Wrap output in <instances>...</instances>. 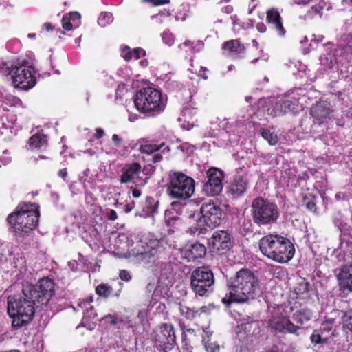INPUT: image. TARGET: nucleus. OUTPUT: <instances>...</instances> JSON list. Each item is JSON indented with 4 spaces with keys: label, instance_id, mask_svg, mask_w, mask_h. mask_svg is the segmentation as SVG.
<instances>
[{
    "label": "nucleus",
    "instance_id": "c03bdc74",
    "mask_svg": "<svg viewBox=\"0 0 352 352\" xmlns=\"http://www.w3.org/2000/svg\"><path fill=\"white\" fill-rule=\"evenodd\" d=\"M311 341L312 343L316 344H324L327 341V338L322 337L318 331H314L313 334L311 336Z\"/></svg>",
    "mask_w": 352,
    "mask_h": 352
},
{
    "label": "nucleus",
    "instance_id": "37998d69",
    "mask_svg": "<svg viewBox=\"0 0 352 352\" xmlns=\"http://www.w3.org/2000/svg\"><path fill=\"white\" fill-rule=\"evenodd\" d=\"M342 320L344 326L352 331V309L342 311Z\"/></svg>",
    "mask_w": 352,
    "mask_h": 352
},
{
    "label": "nucleus",
    "instance_id": "bb28decb",
    "mask_svg": "<svg viewBox=\"0 0 352 352\" xmlns=\"http://www.w3.org/2000/svg\"><path fill=\"white\" fill-rule=\"evenodd\" d=\"M206 250L204 245L199 243H195L190 245H186L182 250V254L184 258L189 261L201 258L206 254Z\"/></svg>",
    "mask_w": 352,
    "mask_h": 352
},
{
    "label": "nucleus",
    "instance_id": "f704fd0d",
    "mask_svg": "<svg viewBox=\"0 0 352 352\" xmlns=\"http://www.w3.org/2000/svg\"><path fill=\"white\" fill-rule=\"evenodd\" d=\"M186 205L180 201H173L170 204V209L165 210V216L167 217L168 214L171 213V210L175 211L177 214H182Z\"/></svg>",
    "mask_w": 352,
    "mask_h": 352
},
{
    "label": "nucleus",
    "instance_id": "8fccbe9b",
    "mask_svg": "<svg viewBox=\"0 0 352 352\" xmlns=\"http://www.w3.org/2000/svg\"><path fill=\"white\" fill-rule=\"evenodd\" d=\"M61 22H62L63 28L65 30L69 31V30H71L72 29L73 24L71 22V21L69 19H68L67 16H65L63 15V16L62 18V20H61Z\"/></svg>",
    "mask_w": 352,
    "mask_h": 352
},
{
    "label": "nucleus",
    "instance_id": "de8ad7c7",
    "mask_svg": "<svg viewBox=\"0 0 352 352\" xmlns=\"http://www.w3.org/2000/svg\"><path fill=\"white\" fill-rule=\"evenodd\" d=\"M142 1L148 3L153 6H160L168 4L170 0H142Z\"/></svg>",
    "mask_w": 352,
    "mask_h": 352
},
{
    "label": "nucleus",
    "instance_id": "20e7f679",
    "mask_svg": "<svg viewBox=\"0 0 352 352\" xmlns=\"http://www.w3.org/2000/svg\"><path fill=\"white\" fill-rule=\"evenodd\" d=\"M262 254L277 263H284L290 261L295 252L291 241L277 234H269L262 237L258 242Z\"/></svg>",
    "mask_w": 352,
    "mask_h": 352
},
{
    "label": "nucleus",
    "instance_id": "603ef678",
    "mask_svg": "<svg viewBox=\"0 0 352 352\" xmlns=\"http://www.w3.org/2000/svg\"><path fill=\"white\" fill-rule=\"evenodd\" d=\"M65 16H67L70 21H79L80 19V14L78 12H71L69 13L64 14Z\"/></svg>",
    "mask_w": 352,
    "mask_h": 352
},
{
    "label": "nucleus",
    "instance_id": "1a4fd4ad",
    "mask_svg": "<svg viewBox=\"0 0 352 352\" xmlns=\"http://www.w3.org/2000/svg\"><path fill=\"white\" fill-rule=\"evenodd\" d=\"M160 248V242L158 240L140 241L136 246V250L133 251V256L136 262L154 272L160 263L158 252Z\"/></svg>",
    "mask_w": 352,
    "mask_h": 352
},
{
    "label": "nucleus",
    "instance_id": "423d86ee",
    "mask_svg": "<svg viewBox=\"0 0 352 352\" xmlns=\"http://www.w3.org/2000/svg\"><path fill=\"white\" fill-rule=\"evenodd\" d=\"M162 92L152 87H143L136 92L134 104L142 113L148 116L160 114L165 108Z\"/></svg>",
    "mask_w": 352,
    "mask_h": 352
},
{
    "label": "nucleus",
    "instance_id": "b1692460",
    "mask_svg": "<svg viewBox=\"0 0 352 352\" xmlns=\"http://www.w3.org/2000/svg\"><path fill=\"white\" fill-rule=\"evenodd\" d=\"M333 254L340 261L352 262V241L340 235L339 245L334 250Z\"/></svg>",
    "mask_w": 352,
    "mask_h": 352
},
{
    "label": "nucleus",
    "instance_id": "052dcab7",
    "mask_svg": "<svg viewBox=\"0 0 352 352\" xmlns=\"http://www.w3.org/2000/svg\"><path fill=\"white\" fill-rule=\"evenodd\" d=\"M107 217L109 220L115 221L118 219V215L114 210H109L107 212Z\"/></svg>",
    "mask_w": 352,
    "mask_h": 352
},
{
    "label": "nucleus",
    "instance_id": "393cba45",
    "mask_svg": "<svg viewBox=\"0 0 352 352\" xmlns=\"http://www.w3.org/2000/svg\"><path fill=\"white\" fill-rule=\"evenodd\" d=\"M298 100L295 98H287L276 103L274 116H280L289 112H297Z\"/></svg>",
    "mask_w": 352,
    "mask_h": 352
},
{
    "label": "nucleus",
    "instance_id": "f3484780",
    "mask_svg": "<svg viewBox=\"0 0 352 352\" xmlns=\"http://www.w3.org/2000/svg\"><path fill=\"white\" fill-rule=\"evenodd\" d=\"M268 327L274 333H291L298 335V327L285 316H274L268 322Z\"/></svg>",
    "mask_w": 352,
    "mask_h": 352
},
{
    "label": "nucleus",
    "instance_id": "a211bd4d",
    "mask_svg": "<svg viewBox=\"0 0 352 352\" xmlns=\"http://www.w3.org/2000/svg\"><path fill=\"white\" fill-rule=\"evenodd\" d=\"M209 245L213 251L220 254L229 250L232 245L230 235L224 230L215 231L209 240Z\"/></svg>",
    "mask_w": 352,
    "mask_h": 352
},
{
    "label": "nucleus",
    "instance_id": "6ab92c4d",
    "mask_svg": "<svg viewBox=\"0 0 352 352\" xmlns=\"http://www.w3.org/2000/svg\"><path fill=\"white\" fill-rule=\"evenodd\" d=\"M78 307L82 309L83 314L81 324L88 329H94L100 318H98L91 301L81 300L78 303Z\"/></svg>",
    "mask_w": 352,
    "mask_h": 352
},
{
    "label": "nucleus",
    "instance_id": "a878e982",
    "mask_svg": "<svg viewBox=\"0 0 352 352\" xmlns=\"http://www.w3.org/2000/svg\"><path fill=\"white\" fill-rule=\"evenodd\" d=\"M239 328L243 331V333L241 332V338L244 334L248 337V338H250L251 342L254 341V338L257 339L261 335L259 322L252 319H250L246 322L242 323Z\"/></svg>",
    "mask_w": 352,
    "mask_h": 352
},
{
    "label": "nucleus",
    "instance_id": "2eb2a0df",
    "mask_svg": "<svg viewBox=\"0 0 352 352\" xmlns=\"http://www.w3.org/2000/svg\"><path fill=\"white\" fill-rule=\"evenodd\" d=\"M141 173V166L138 163L126 165L122 169L120 175V182L122 184L132 183L138 186H144L148 179L146 177L142 179L140 177Z\"/></svg>",
    "mask_w": 352,
    "mask_h": 352
},
{
    "label": "nucleus",
    "instance_id": "4be33fe9",
    "mask_svg": "<svg viewBox=\"0 0 352 352\" xmlns=\"http://www.w3.org/2000/svg\"><path fill=\"white\" fill-rule=\"evenodd\" d=\"M329 106L327 102H320L311 107L310 113L315 124L320 125L330 119L331 111Z\"/></svg>",
    "mask_w": 352,
    "mask_h": 352
},
{
    "label": "nucleus",
    "instance_id": "dca6fc26",
    "mask_svg": "<svg viewBox=\"0 0 352 352\" xmlns=\"http://www.w3.org/2000/svg\"><path fill=\"white\" fill-rule=\"evenodd\" d=\"M135 146H138V150L142 154H162L166 152H170L172 151V146L173 144H168L164 142H160L158 140H142L134 144Z\"/></svg>",
    "mask_w": 352,
    "mask_h": 352
},
{
    "label": "nucleus",
    "instance_id": "6e6d98bb",
    "mask_svg": "<svg viewBox=\"0 0 352 352\" xmlns=\"http://www.w3.org/2000/svg\"><path fill=\"white\" fill-rule=\"evenodd\" d=\"M145 54H146V52L142 48H140V47L135 48L133 50V58L135 59L140 58L141 56L142 55L144 56Z\"/></svg>",
    "mask_w": 352,
    "mask_h": 352
},
{
    "label": "nucleus",
    "instance_id": "9d476101",
    "mask_svg": "<svg viewBox=\"0 0 352 352\" xmlns=\"http://www.w3.org/2000/svg\"><path fill=\"white\" fill-rule=\"evenodd\" d=\"M214 283L212 272L207 267H199L191 273L190 285L196 295L207 296L212 291Z\"/></svg>",
    "mask_w": 352,
    "mask_h": 352
},
{
    "label": "nucleus",
    "instance_id": "c756f323",
    "mask_svg": "<svg viewBox=\"0 0 352 352\" xmlns=\"http://www.w3.org/2000/svg\"><path fill=\"white\" fill-rule=\"evenodd\" d=\"M328 10L327 3L324 0H319L317 4L313 5L309 10H307L306 14L303 16L305 20L313 19L316 17L322 18L323 10Z\"/></svg>",
    "mask_w": 352,
    "mask_h": 352
},
{
    "label": "nucleus",
    "instance_id": "09e8293b",
    "mask_svg": "<svg viewBox=\"0 0 352 352\" xmlns=\"http://www.w3.org/2000/svg\"><path fill=\"white\" fill-rule=\"evenodd\" d=\"M204 43L202 41H197L195 43L194 42V45L191 49V53L199 52L204 49Z\"/></svg>",
    "mask_w": 352,
    "mask_h": 352
},
{
    "label": "nucleus",
    "instance_id": "cd10ccee",
    "mask_svg": "<svg viewBox=\"0 0 352 352\" xmlns=\"http://www.w3.org/2000/svg\"><path fill=\"white\" fill-rule=\"evenodd\" d=\"M248 182L243 177L235 178L230 184L228 193L232 198L242 195L247 190Z\"/></svg>",
    "mask_w": 352,
    "mask_h": 352
},
{
    "label": "nucleus",
    "instance_id": "774afa93",
    "mask_svg": "<svg viewBox=\"0 0 352 352\" xmlns=\"http://www.w3.org/2000/svg\"><path fill=\"white\" fill-rule=\"evenodd\" d=\"M122 241H124V242H126V243L128 242V238H127V236L126 235H124V234H120V235H118V236L116 239V242L118 243V242H122Z\"/></svg>",
    "mask_w": 352,
    "mask_h": 352
},
{
    "label": "nucleus",
    "instance_id": "72a5a7b5",
    "mask_svg": "<svg viewBox=\"0 0 352 352\" xmlns=\"http://www.w3.org/2000/svg\"><path fill=\"white\" fill-rule=\"evenodd\" d=\"M180 314L187 319H193L199 316V310L195 308H190L186 306H180Z\"/></svg>",
    "mask_w": 352,
    "mask_h": 352
},
{
    "label": "nucleus",
    "instance_id": "0e129e2a",
    "mask_svg": "<svg viewBox=\"0 0 352 352\" xmlns=\"http://www.w3.org/2000/svg\"><path fill=\"white\" fill-rule=\"evenodd\" d=\"M163 40L169 45H171L173 43L172 36L166 33L163 34Z\"/></svg>",
    "mask_w": 352,
    "mask_h": 352
},
{
    "label": "nucleus",
    "instance_id": "e433bc0d",
    "mask_svg": "<svg viewBox=\"0 0 352 352\" xmlns=\"http://www.w3.org/2000/svg\"><path fill=\"white\" fill-rule=\"evenodd\" d=\"M113 292V289L111 286L105 283H101L96 287V293L104 298L109 297Z\"/></svg>",
    "mask_w": 352,
    "mask_h": 352
},
{
    "label": "nucleus",
    "instance_id": "412c9836",
    "mask_svg": "<svg viewBox=\"0 0 352 352\" xmlns=\"http://www.w3.org/2000/svg\"><path fill=\"white\" fill-rule=\"evenodd\" d=\"M245 50L244 44L239 38L226 41L221 45L222 54L232 58H241Z\"/></svg>",
    "mask_w": 352,
    "mask_h": 352
},
{
    "label": "nucleus",
    "instance_id": "5fc2aeb1",
    "mask_svg": "<svg viewBox=\"0 0 352 352\" xmlns=\"http://www.w3.org/2000/svg\"><path fill=\"white\" fill-rule=\"evenodd\" d=\"M142 171L145 175H150L154 173L155 166L151 163H148L144 166Z\"/></svg>",
    "mask_w": 352,
    "mask_h": 352
},
{
    "label": "nucleus",
    "instance_id": "e2e57ef3",
    "mask_svg": "<svg viewBox=\"0 0 352 352\" xmlns=\"http://www.w3.org/2000/svg\"><path fill=\"white\" fill-rule=\"evenodd\" d=\"M112 141L116 146H120L122 144V138L119 137L117 134H113L112 135Z\"/></svg>",
    "mask_w": 352,
    "mask_h": 352
},
{
    "label": "nucleus",
    "instance_id": "39448f33",
    "mask_svg": "<svg viewBox=\"0 0 352 352\" xmlns=\"http://www.w3.org/2000/svg\"><path fill=\"white\" fill-rule=\"evenodd\" d=\"M39 216V211L34 205H19L7 221L16 236H23L36 228Z\"/></svg>",
    "mask_w": 352,
    "mask_h": 352
},
{
    "label": "nucleus",
    "instance_id": "7c9ffc66",
    "mask_svg": "<svg viewBox=\"0 0 352 352\" xmlns=\"http://www.w3.org/2000/svg\"><path fill=\"white\" fill-rule=\"evenodd\" d=\"M160 201L152 197H147L143 207L144 217H153L158 213Z\"/></svg>",
    "mask_w": 352,
    "mask_h": 352
},
{
    "label": "nucleus",
    "instance_id": "f257e3e1",
    "mask_svg": "<svg viewBox=\"0 0 352 352\" xmlns=\"http://www.w3.org/2000/svg\"><path fill=\"white\" fill-rule=\"evenodd\" d=\"M229 297H224L222 302H248L263 292L262 284L254 273L248 269H241L228 280Z\"/></svg>",
    "mask_w": 352,
    "mask_h": 352
},
{
    "label": "nucleus",
    "instance_id": "3c124183",
    "mask_svg": "<svg viewBox=\"0 0 352 352\" xmlns=\"http://www.w3.org/2000/svg\"><path fill=\"white\" fill-rule=\"evenodd\" d=\"M119 276L121 280L124 281H129L131 279V274L126 270H122L120 272Z\"/></svg>",
    "mask_w": 352,
    "mask_h": 352
},
{
    "label": "nucleus",
    "instance_id": "c9c22d12",
    "mask_svg": "<svg viewBox=\"0 0 352 352\" xmlns=\"http://www.w3.org/2000/svg\"><path fill=\"white\" fill-rule=\"evenodd\" d=\"M261 136L266 140L270 145H275L278 142V136L268 129H261L260 131Z\"/></svg>",
    "mask_w": 352,
    "mask_h": 352
},
{
    "label": "nucleus",
    "instance_id": "58836bf2",
    "mask_svg": "<svg viewBox=\"0 0 352 352\" xmlns=\"http://www.w3.org/2000/svg\"><path fill=\"white\" fill-rule=\"evenodd\" d=\"M335 94L341 97L342 100H352V85L345 86L343 89L338 91Z\"/></svg>",
    "mask_w": 352,
    "mask_h": 352
},
{
    "label": "nucleus",
    "instance_id": "680f3d73",
    "mask_svg": "<svg viewBox=\"0 0 352 352\" xmlns=\"http://www.w3.org/2000/svg\"><path fill=\"white\" fill-rule=\"evenodd\" d=\"M256 30L261 33H264L267 31V26L263 22L258 23L256 25Z\"/></svg>",
    "mask_w": 352,
    "mask_h": 352
},
{
    "label": "nucleus",
    "instance_id": "4c0bfd02",
    "mask_svg": "<svg viewBox=\"0 0 352 352\" xmlns=\"http://www.w3.org/2000/svg\"><path fill=\"white\" fill-rule=\"evenodd\" d=\"M20 101L21 100L18 97L7 93L6 91H4L1 100V102L10 107L17 105Z\"/></svg>",
    "mask_w": 352,
    "mask_h": 352
},
{
    "label": "nucleus",
    "instance_id": "69168bd1",
    "mask_svg": "<svg viewBox=\"0 0 352 352\" xmlns=\"http://www.w3.org/2000/svg\"><path fill=\"white\" fill-rule=\"evenodd\" d=\"M104 130L101 128H97L96 129V133L94 134V137L96 139H100L104 135Z\"/></svg>",
    "mask_w": 352,
    "mask_h": 352
},
{
    "label": "nucleus",
    "instance_id": "473e14b6",
    "mask_svg": "<svg viewBox=\"0 0 352 352\" xmlns=\"http://www.w3.org/2000/svg\"><path fill=\"white\" fill-rule=\"evenodd\" d=\"M302 205L311 212H316V197L311 194L306 195L303 197Z\"/></svg>",
    "mask_w": 352,
    "mask_h": 352
},
{
    "label": "nucleus",
    "instance_id": "338daca9",
    "mask_svg": "<svg viewBox=\"0 0 352 352\" xmlns=\"http://www.w3.org/2000/svg\"><path fill=\"white\" fill-rule=\"evenodd\" d=\"M133 58V51H129L127 52L124 56H123V58L126 60V61H129L131 60H132V58Z\"/></svg>",
    "mask_w": 352,
    "mask_h": 352
},
{
    "label": "nucleus",
    "instance_id": "bf43d9fd",
    "mask_svg": "<svg viewBox=\"0 0 352 352\" xmlns=\"http://www.w3.org/2000/svg\"><path fill=\"white\" fill-rule=\"evenodd\" d=\"M104 320L111 324H115L117 322L116 318L112 315H107L106 316L101 318L100 320Z\"/></svg>",
    "mask_w": 352,
    "mask_h": 352
},
{
    "label": "nucleus",
    "instance_id": "864d4df0",
    "mask_svg": "<svg viewBox=\"0 0 352 352\" xmlns=\"http://www.w3.org/2000/svg\"><path fill=\"white\" fill-rule=\"evenodd\" d=\"M170 15H171V14L169 10H164L160 11L157 14L153 15L151 17H152V19H161L162 18L168 17V16H170Z\"/></svg>",
    "mask_w": 352,
    "mask_h": 352
},
{
    "label": "nucleus",
    "instance_id": "ea45409f",
    "mask_svg": "<svg viewBox=\"0 0 352 352\" xmlns=\"http://www.w3.org/2000/svg\"><path fill=\"white\" fill-rule=\"evenodd\" d=\"M202 342L207 352H219V345L216 342H211L208 336L203 338Z\"/></svg>",
    "mask_w": 352,
    "mask_h": 352
},
{
    "label": "nucleus",
    "instance_id": "13d9d810",
    "mask_svg": "<svg viewBox=\"0 0 352 352\" xmlns=\"http://www.w3.org/2000/svg\"><path fill=\"white\" fill-rule=\"evenodd\" d=\"M147 157H151L149 159L145 160L144 156H143V158L144 160H146L147 162H151L153 164L158 163L162 160V155H146Z\"/></svg>",
    "mask_w": 352,
    "mask_h": 352
},
{
    "label": "nucleus",
    "instance_id": "9b49d317",
    "mask_svg": "<svg viewBox=\"0 0 352 352\" xmlns=\"http://www.w3.org/2000/svg\"><path fill=\"white\" fill-rule=\"evenodd\" d=\"M154 346L162 352L171 351L176 344L174 327L170 324L157 326L151 333Z\"/></svg>",
    "mask_w": 352,
    "mask_h": 352
},
{
    "label": "nucleus",
    "instance_id": "aec40b11",
    "mask_svg": "<svg viewBox=\"0 0 352 352\" xmlns=\"http://www.w3.org/2000/svg\"><path fill=\"white\" fill-rule=\"evenodd\" d=\"M266 23L279 36H284L286 29L283 25V19L277 8H271L266 11Z\"/></svg>",
    "mask_w": 352,
    "mask_h": 352
},
{
    "label": "nucleus",
    "instance_id": "c85d7f7f",
    "mask_svg": "<svg viewBox=\"0 0 352 352\" xmlns=\"http://www.w3.org/2000/svg\"><path fill=\"white\" fill-rule=\"evenodd\" d=\"M48 144V138L47 136L43 133H36L32 135L27 144V146L28 149L32 151L33 150H40L42 148L47 147Z\"/></svg>",
    "mask_w": 352,
    "mask_h": 352
},
{
    "label": "nucleus",
    "instance_id": "ddd939ff",
    "mask_svg": "<svg viewBox=\"0 0 352 352\" xmlns=\"http://www.w3.org/2000/svg\"><path fill=\"white\" fill-rule=\"evenodd\" d=\"M201 219L208 227L213 228L221 223L223 210L217 204L214 202L204 203L200 208Z\"/></svg>",
    "mask_w": 352,
    "mask_h": 352
},
{
    "label": "nucleus",
    "instance_id": "f03ea898",
    "mask_svg": "<svg viewBox=\"0 0 352 352\" xmlns=\"http://www.w3.org/2000/svg\"><path fill=\"white\" fill-rule=\"evenodd\" d=\"M0 72L10 75L16 88L28 91L36 83V70L25 58H16L0 64Z\"/></svg>",
    "mask_w": 352,
    "mask_h": 352
},
{
    "label": "nucleus",
    "instance_id": "79ce46f5",
    "mask_svg": "<svg viewBox=\"0 0 352 352\" xmlns=\"http://www.w3.org/2000/svg\"><path fill=\"white\" fill-rule=\"evenodd\" d=\"M112 14L109 12H101L98 19V23L101 27H105L113 21Z\"/></svg>",
    "mask_w": 352,
    "mask_h": 352
},
{
    "label": "nucleus",
    "instance_id": "4468645a",
    "mask_svg": "<svg viewBox=\"0 0 352 352\" xmlns=\"http://www.w3.org/2000/svg\"><path fill=\"white\" fill-rule=\"evenodd\" d=\"M208 180L204 185L203 190L208 196H216L222 189L223 172L216 168H211L207 171Z\"/></svg>",
    "mask_w": 352,
    "mask_h": 352
},
{
    "label": "nucleus",
    "instance_id": "a19ab883",
    "mask_svg": "<svg viewBox=\"0 0 352 352\" xmlns=\"http://www.w3.org/2000/svg\"><path fill=\"white\" fill-rule=\"evenodd\" d=\"M309 287V283L305 278H300L294 291L298 295L304 294L308 292Z\"/></svg>",
    "mask_w": 352,
    "mask_h": 352
},
{
    "label": "nucleus",
    "instance_id": "a18cd8bd",
    "mask_svg": "<svg viewBox=\"0 0 352 352\" xmlns=\"http://www.w3.org/2000/svg\"><path fill=\"white\" fill-rule=\"evenodd\" d=\"M146 292L148 294V296H150L152 300L156 302L157 300V297L159 296V292L155 288L154 284L148 283L146 287Z\"/></svg>",
    "mask_w": 352,
    "mask_h": 352
},
{
    "label": "nucleus",
    "instance_id": "49530a36",
    "mask_svg": "<svg viewBox=\"0 0 352 352\" xmlns=\"http://www.w3.org/2000/svg\"><path fill=\"white\" fill-rule=\"evenodd\" d=\"M178 148H180L181 151L186 154H192L195 152V147L188 143H184L181 144Z\"/></svg>",
    "mask_w": 352,
    "mask_h": 352
},
{
    "label": "nucleus",
    "instance_id": "2f4dec72",
    "mask_svg": "<svg viewBox=\"0 0 352 352\" xmlns=\"http://www.w3.org/2000/svg\"><path fill=\"white\" fill-rule=\"evenodd\" d=\"M313 316L311 310L307 308H301L293 314V320L297 324H302L309 321Z\"/></svg>",
    "mask_w": 352,
    "mask_h": 352
},
{
    "label": "nucleus",
    "instance_id": "5701e85b",
    "mask_svg": "<svg viewBox=\"0 0 352 352\" xmlns=\"http://www.w3.org/2000/svg\"><path fill=\"white\" fill-rule=\"evenodd\" d=\"M351 263L343 266L337 274L340 289L345 294L352 292V261Z\"/></svg>",
    "mask_w": 352,
    "mask_h": 352
},
{
    "label": "nucleus",
    "instance_id": "0eeeda50",
    "mask_svg": "<svg viewBox=\"0 0 352 352\" xmlns=\"http://www.w3.org/2000/svg\"><path fill=\"white\" fill-rule=\"evenodd\" d=\"M166 186L169 197L182 201L190 198L195 191L194 179L181 172L170 171Z\"/></svg>",
    "mask_w": 352,
    "mask_h": 352
},
{
    "label": "nucleus",
    "instance_id": "f8f14e48",
    "mask_svg": "<svg viewBox=\"0 0 352 352\" xmlns=\"http://www.w3.org/2000/svg\"><path fill=\"white\" fill-rule=\"evenodd\" d=\"M25 291L34 297L38 305H46L54 294V283L48 278H43L36 285L25 286Z\"/></svg>",
    "mask_w": 352,
    "mask_h": 352
},
{
    "label": "nucleus",
    "instance_id": "4d7b16f0",
    "mask_svg": "<svg viewBox=\"0 0 352 352\" xmlns=\"http://www.w3.org/2000/svg\"><path fill=\"white\" fill-rule=\"evenodd\" d=\"M333 321H326L322 324L321 330L322 331L329 332L332 329Z\"/></svg>",
    "mask_w": 352,
    "mask_h": 352
},
{
    "label": "nucleus",
    "instance_id": "6e6552de",
    "mask_svg": "<svg viewBox=\"0 0 352 352\" xmlns=\"http://www.w3.org/2000/svg\"><path fill=\"white\" fill-rule=\"evenodd\" d=\"M251 215L253 222L258 226H271L279 218L277 206L262 197L254 199L251 205Z\"/></svg>",
    "mask_w": 352,
    "mask_h": 352
},
{
    "label": "nucleus",
    "instance_id": "7ed1b4c3",
    "mask_svg": "<svg viewBox=\"0 0 352 352\" xmlns=\"http://www.w3.org/2000/svg\"><path fill=\"white\" fill-rule=\"evenodd\" d=\"M7 304L8 314L12 318V326L16 329L32 321L35 307L39 305L32 295L26 293L25 287L21 296H9Z\"/></svg>",
    "mask_w": 352,
    "mask_h": 352
}]
</instances>
